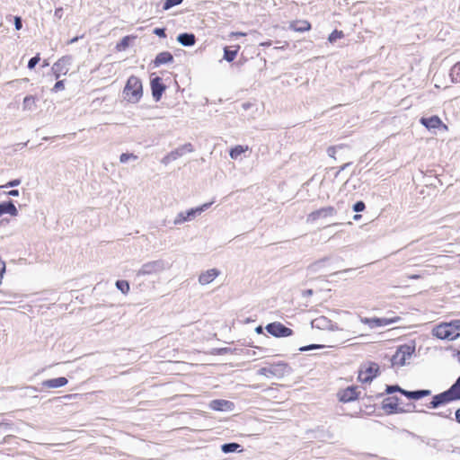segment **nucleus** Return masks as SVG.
<instances>
[{
    "mask_svg": "<svg viewBox=\"0 0 460 460\" xmlns=\"http://www.w3.org/2000/svg\"><path fill=\"white\" fill-rule=\"evenodd\" d=\"M431 394L430 390L428 389H421V390H415V391H407L404 390L402 392V394L405 395L408 399L411 400H420L423 397H426Z\"/></svg>",
    "mask_w": 460,
    "mask_h": 460,
    "instance_id": "nucleus-19",
    "label": "nucleus"
},
{
    "mask_svg": "<svg viewBox=\"0 0 460 460\" xmlns=\"http://www.w3.org/2000/svg\"><path fill=\"white\" fill-rule=\"evenodd\" d=\"M18 213L16 207L12 201L0 203V217L4 214L16 216Z\"/></svg>",
    "mask_w": 460,
    "mask_h": 460,
    "instance_id": "nucleus-22",
    "label": "nucleus"
},
{
    "mask_svg": "<svg viewBox=\"0 0 460 460\" xmlns=\"http://www.w3.org/2000/svg\"><path fill=\"white\" fill-rule=\"evenodd\" d=\"M203 208H191L185 213H180L175 219L176 223H181L192 219L197 213H200Z\"/></svg>",
    "mask_w": 460,
    "mask_h": 460,
    "instance_id": "nucleus-21",
    "label": "nucleus"
},
{
    "mask_svg": "<svg viewBox=\"0 0 460 460\" xmlns=\"http://www.w3.org/2000/svg\"><path fill=\"white\" fill-rule=\"evenodd\" d=\"M305 294L307 295V296H311L313 295V290L312 289H307L305 291Z\"/></svg>",
    "mask_w": 460,
    "mask_h": 460,
    "instance_id": "nucleus-55",
    "label": "nucleus"
},
{
    "mask_svg": "<svg viewBox=\"0 0 460 460\" xmlns=\"http://www.w3.org/2000/svg\"><path fill=\"white\" fill-rule=\"evenodd\" d=\"M421 125H423L427 129H442L444 131L448 130V127L441 120V119L438 115H433L429 118H421L420 119Z\"/></svg>",
    "mask_w": 460,
    "mask_h": 460,
    "instance_id": "nucleus-9",
    "label": "nucleus"
},
{
    "mask_svg": "<svg viewBox=\"0 0 460 460\" xmlns=\"http://www.w3.org/2000/svg\"><path fill=\"white\" fill-rule=\"evenodd\" d=\"M344 37V33L342 31L334 30L328 37V40L332 43L337 40L342 39Z\"/></svg>",
    "mask_w": 460,
    "mask_h": 460,
    "instance_id": "nucleus-33",
    "label": "nucleus"
},
{
    "mask_svg": "<svg viewBox=\"0 0 460 460\" xmlns=\"http://www.w3.org/2000/svg\"><path fill=\"white\" fill-rule=\"evenodd\" d=\"M249 150V146H241V145H238V146H235L234 147H233L231 150H230V157L232 159H237L238 157H240V155L243 153H245L246 151Z\"/></svg>",
    "mask_w": 460,
    "mask_h": 460,
    "instance_id": "nucleus-26",
    "label": "nucleus"
},
{
    "mask_svg": "<svg viewBox=\"0 0 460 460\" xmlns=\"http://www.w3.org/2000/svg\"><path fill=\"white\" fill-rule=\"evenodd\" d=\"M313 328L320 330H334L332 322L325 316H319L311 322Z\"/></svg>",
    "mask_w": 460,
    "mask_h": 460,
    "instance_id": "nucleus-14",
    "label": "nucleus"
},
{
    "mask_svg": "<svg viewBox=\"0 0 460 460\" xmlns=\"http://www.w3.org/2000/svg\"><path fill=\"white\" fill-rule=\"evenodd\" d=\"M219 274L220 271L217 269L208 270L199 275V283L200 285H208L211 283Z\"/></svg>",
    "mask_w": 460,
    "mask_h": 460,
    "instance_id": "nucleus-15",
    "label": "nucleus"
},
{
    "mask_svg": "<svg viewBox=\"0 0 460 460\" xmlns=\"http://www.w3.org/2000/svg\"><path fill=\"white\" fill-rule=\"evenodd\" d=\"M40 54H37L35 57L31 58L28 62V68L33 69L35 66L40 62Z\"/></svg>",
    "mask_w": 460,
    "mask_h": 460,
    "instance_id": "nucleus-38",
    "label": "nucleus"
},
{
    "mask_svg": "<svg viewBox=\"0 0 460 460\" xmlns=\"http://www.w3.org/2000/svg\"><path fill=\"white\" fill-rule=\"evenodd\" d=\"M116 288L121 291L122 294L126 295L129 291V283L127 280H117Z\"/></svg>",
    "mask_w": 460,
    "mask_h": 460,
    "instance_id": "nucleus-31",
    "label": "nucleus"
},
{
    "mask_svg": "<svg viewBox=\"0 0 460 460\" xmlns=\"http://www.w3.org/2000/svg\"><path fill=\"white\" fill-rule=\"evenodd\" d=\"M290 372V367L287 363L279 362L270 364L268 367H261L258 370V375L264 376L268 378H281Z\"/></svg>",
    "mask_w": 460,
    "mask_h": 460,
    "instance_id": "nucleus-4",
    "label": "nucleus"
},
{
    "mask_svg": "<svg viewBox=\"0 0 460 460\" xmlns=\"http://www.w3.org/2000/svg\"><path fill=\"white\" fill-rule=\"evenodd\" d=\"M135 39H136V36H133V35H128V36L123 37L121 39V40L117 43L116 50L117 51H124L126 49L128 48L130 41Z\"/></svg>",
    "mask_w": 460,
    "mask_h": 460,
    "instance_id": "nucleus-25",
    "label": "nucleus"
},
{
    "mask_svg": "<svg viewBox=\"0 0 460 460\" xmlns=\"http://www.w3.org/2000/svg\"><path fill=\"white\" fill-rule=\"evenodd\" d=\"M415 351V347L411 345L400 346L395 354L392 357L391 362L393 366H404L407 361L411 358Z\"/></svg>",
    "mask_w": 460,
    "mask_h": 460,
    "instance_id": "nucleus-5",
    "label": "nucleus"
},
{
    "mask_svg": "<svg viewBox=\"0 0 460 460\" xmlns=\"http://www.w3.org/2000/svg\"><path fill=\"white\" fill-rule=\"evenodd\" d=\"M458 354L460 355V351L458 352Z\"/></svg>",
    "mask_w": 460,
    "mask_h": 460,
    "instance_id": "nucleus-56",
    "label": "nucleus"
},
{
    "mask_svg": "<svg viewBox=\"0 0 460 460\" xmlns=\"http://www.w3.org/2000/svg\"><path fill=\"white\" fill-rule=\"evenodd\" d=\"M152 95L155 101L159 102L166 90L165 84L159 76L153 77L150 81Z\"/></svg>",
    "mask_w": 460,
    "mask_h": 460,
    "instance_id": "nucleus-10",
    "label": "nucleus"
},
{
    "mask_svg": "<svg viewBox=\"0 0 460 460\" xmlns=\"http://www.w3.org/2000/svg\"><path fill=\"white\" fill-rule=\"evenodd\" d=\"M137 158V156L135 155L134 154L123 153L119 156V161H120V163H127L129 159L136 160Z\"/></svg>",
    "mask_w": 460,
    "mask_h": 460,
    "instance_id": "nucleus-37",
    "label": "nucleus"
},
{
    "mask_svg": "<svg viewBox=\"0 0 460 460\" xmlns=\"http://www.w3.org/2000/svg\"><path fill=\"white\" fill-rule=\"evenodd\" d=\"M183 0H165L164 4V9L168 10L175 5L182 3Z\"/></svg>",
    "mask_w": 460,
    "mask_h": 460,
    "instance_id": "nucleus-35",
    "label": "nucleus"
},
{
    "mask_svg": "<svg viewBox=\"0 0 460 460\" xmlns=\"http://www.w3.org/2000/svg\"><path fill=\"white\" fill-rule=\"evenodd\" d=\"M325 261H326V258H323L322 260L314 261V263H312L308 266V270H310L312 272L317 271Z\"/></svg>",
    "mask_w": 460,
    "mask_h": 460,
    "instance_id": "nucleus-34",
    "label": "nucleus"
},
{
    "mask_svg": "<svg viewBox=\"0 0 460 460\" xmlns=\"http://www.w3.org/2000/svg\"><path fill=\"white\" fill-rule=\"evenodd\" d=\"M271 45V42L270 41H267V42H262L261 43V46H263V47H270Z\"/></svg>",
    "mask_w": 460,
    "mask_h": 460,
    "instance_id": "nucleus-53",
    "label": "nucleus"
},
{
    "mask_svg": "<svg viewBox=\"0 0 460 460\" xmlns=\"http://www.w3.org/2000/svg\"><path fill=\"white\" fill-rule=\"evenodd\" d=\"M456 420L460 423V408L456 411Z\"/></svg>",
    "mask_w": 460,
    "mask_h": 460,
    "instance_id": "nucleus-51",
    "label": "nucleus"
},
{
    "mask_svg": "<svg viewBox=\"0 0 460 460\" xmlns=\"http://www.w3.org/2000/svg\"><path fill=\"white\" fill-rule=\"evenodd\" d=\"M333 211V208H323V209H321V210H318V211H315V212H313L309 217L312 219V220H316L317 218H319L320 217L322 216H326L329 213H332Z\"/></svg>",
    "mask_w": 460,
    "mask_h": 460,
    "instance_id": "nucleus-30",
    "label": "nucleus"
},
{
    "mask_svg": "<svg viewBox=\"0 0 460 460\" xmlns=\"http://www.w3.org/2000/svg\"><path fill=\"white\" fill-rule=\"evenodd\" d=\"M78 39H79V37H75V38H73L72 40H70L68 41V44H72V43H74V42L77 41V40H78Z\"/></svg>",
    "mask_w": 460,
    "mask_h": 460,
    "instance_id": "nucleus-54",
    "label": "nucleus"
},
{
    "mask_svg": "<svg viewBox=\"0 0 460 460\" xmlns=\"http://www.w3.org/2000/svg\"><path fill=\"white\" fill-rule=\"evenodd\" d=\"M265 329L270 334L277 338L288 337L293 334V331L290 328L286 327L279 322L269 323Z\"/></svg>",
    "mask_w": 460,
    "mask_h": 460,
    "instance_id": "nucleus-8",
    "label": "nucleus"
},
{
    "mask_svg": "<svg viewBox=\"0 0 460 460\" xmlns=\"http://www.w3.org/2000/svg\"><path fill=\"white\" fill-rule=\"evenodd\" d=\"M14 26H15V29H16L17 31H19V30H21V29H22V19H21V17H19V16H15V17H14Z\"/></svg>",
    "mask_w": 460,
    "mask_h": 460,
    "instance_id": "nucleus-45",
    "label": "nucleus"
},
{
    "mask_svg": "<svg viewBox=\"0 0 460 460\" xmlns=\"http://www.w3.org/2000/svg\"><path fill=\"white\" fill-rule=\"evenodd\" d=\"M360 322L365 324H367L371 329L379 327V325H378L379 318H377V317H375V318L361 317Z\"/></svg>",
    "mask_w": 460,
    "mask_h": 460,
    "instance_id": "nucleus-29",
    "label": "nucleus"
},
{
    "mask_svg": "<svg viewBox=\"0 0 460 460\" xmlns=\"http://www.w3.org/2000/svg\"><path fill=\"white\" fill-rule=\"evenodd\" d=\"M289 28L296 32H305L310 31L312 25L307 20H296L289 23Z\"/></svg>",
    "mask_w": 460,
    "mask_h": 460,
    "instance_id": "nucleus-16",
    "label": "nucleus"
},
{
    "mask_svg": "<svg viewBox=\"0 0 460 460\" xmlns=\"http://www.w3.org/2000/svg\"><path fill=\"white\" fill-rule=\"evenodd\" d=\"M379 367L376 363H369L365 370H360L358 373V380L362 383H368L373 380L378 372Z\"/></svg>",
    "mask_w": 460,
    "mask_h": 460,
    "instance_id": "nucleus-11",
    "label": "nucleus"
},
{
    "mask_svg": "<svg viewBox=\"0 0 460 460\" xmlns=\"http://www.w3.org/2000/svg\"><path fill=\"white\" fill-rule=\"evenodd\" d=\"M177 40L183 46H193L196 42L195 35L192 33H181Z\"/></svg>",
    "mask_w": 460,
    "mask_h": 460,
    "instance_id": "nucleus-23",
    "label": "nucleus"
},
{
    "mask_svg": "<svg viewBox=\"0 0 460 460\" xmlns=\"http://www.w3.org/2000/svg\"><path fill=\"white\" fill-rule=\"evenodd\" d=\"M231 36L232 37H243V36H246V33L241 32V31H236V32H232Z\"/></svg>",
    "mask_w": 460,
    "mask_h": 460,
    "instance_id": "nucleus-48",
    "label": "nucleus"
},
{
    "mask_svg": "<svg viewBox=\"0 0 460 460\" xmlns=\"http://www.w3.org/2000/svg\"><path fill=\"white\" fill-rule=\"evenodd\" d=\"M408 278L411 279H419L420 278V276L417 275V274H414V275L408 276Z\"/></svg>",
    "mask_w": 460,
    "mask_h": 460,
    "instance_id": "nucleus-52",
    "label": "nucleus"
},
{
    "mask_svg": "<svg viewBox=\"0 0 460 460\" xmlns=\"http://www.w3.org/2000/svg\"><path fill=\"white\" fill-rule=\"evenodd\" d=\"M404 389L401 388L399 385H386V389H385V393L387 394H391L394 392H399L402 394V392H403Z\"/></svg>",
    "mask_w": 460,
    "mask_h": 460,
    "instance_id": "nucleus-36",
    "label": "nucleus"
},
{
    "mask_svg": "<svg viewBox=\"0 0 460 460\" xmlns=\"http://www.w3.org/2000/svg\"><path fill=\"white\" fill-rule=\"evenodd\" d=\"M65 89L64 80H58L52 88V92L58 93Z\"/></svg>",
    "mask_w": 460,
    "mask_h": 460,
    "instance_id": "nucleus-39",
    "label": "nucleus"
},
{
    "mask_svg": "<svg viewBox=\"0 0 460 460\" xmlns=\"http://www.w3.org/2000/svg\"><path fill=\"white\" fill-rule=\"evenodd\" d=\"M358 396L356 386H349L338 393L339 400L342 402H349L356 400Z\"/></svg>",
    "mask_w": 460,
    "mask_h": 460,
    "instance_id": "nucleus-13",
    "label": "nucleus"
},
{
    "mask_svg": "<svg viewBox=\"0 0 460 460\" xmlns=\"http://www.w3.org/2000/svg\"><path fill=\"white\" fill-rule=\"evenodd\" d=\"M241 447V445L238 443L231 442V443H226L221 446V450L225 454H229L235 452Z\"/></svg>",
    "mask_w": 460,
    "mask_h": 460,
    "instance_id": "nucleus-27",
    "label": "nucleus"
},
{
    "mask_svg": "<svg viewBox=\"0 0 460 460\" xmlns=\"http://www.w3.org/2000/svg\"><path fill=\"white\" fill-rule=\"evenodd\" d=\"M21 183V181L19 179H15V180H13L9 182H7L6 184L3 185L2 187H14V186H18L19 184Z\"/></svg>",
    "mask_w": 460,
    "mask_h": 460,
    "instance_id": "nucleus-43",
    "label": "nucleus"
},
{
    "mask_svg": "<svg viewBox=\"0 0 460 460\" xmlns=\"http://www.w3.org/2000/svg\"><path fill=\"white\" fill-rule=\"evenodd\" d=\"M398 401L399 398L396 396L387 397L382 402V409L388 413L394 412H403L404 410L398 408ZM411 410H407L406 411H410Z\"/></svg>",
    "mask_w": 460,
    "mask_h": 460,
    "instance_id": "nucleus-12",
    "label": "nucleus"
},
{
    "mask_svg": "<svg viewBox=\"0 0 460 460\" xmlns=\"http://www.w3.org/2000/svg\"><path fill=\"white\" fill-rule=\"evenodd\" d=\"M432 334L440 340L454 341L460 336V320L442 323L432 330Z\"/></svg>",
    "mask_w": 460,
    "mask_h": 460,
    "instance_id": "nucleus-2",
    "label": "nucleus"
},
{
    "mask_svg": "<svg viewBox=\"0 0 460 460\" xmlns=\"http://www.w3.org/2000/svg\"><path fill=\"white\" fill-rule=\"evenodd\" d=\"M173 60V56L169 51H163L156 55L154 65L160 66L164 64L171 63Z\"/></svg>",
    "mask_w": 460,
    "mask_h": 460,
    "instance_id": "nucleus-20",
    "label": "nucleus"
},
{
    "mask_svg": "<svg viewBox=\"0 0 460 460\" xmlns=\"http://www.w3.org/2000/svg\"><path fill=\"white\" fill-rule=\"evenodd\" d=\"M5 272V262L0 259V283H2L3 275Z\"/></svg>",
    "mask_w": 460,
    "mask_h": 460,
    "instance_id": "nucleus-44",
    "label": "nucleus"
},
{
    "mask_svg": "<svg viewBox=\"0 0 460 460\" xmlns=\"http://www.w3.org/2000/svg\"><path fill=\"white\" fill-rule=\"evenodd\" d=\"M23 109L24 110H31L36 105V98L32 95H28L23 99Z\"/></svg>",
    "mask_w": 460,
    "mask_h": 460,
    "instance_id": "nucleus-28",
    "label": "nucleus"
},
{
    "mask_svg": "<svg viewBox=\"0 0 460 460\" xmlns=\"http://www.w3.org/2000/svg\"><path fill=\"white\" fill-rule=\"evenodd\" d=\"M70 60L69 57H62L53 64L51 71L55 79L58 80L61 75L68 74Z\"/></svg>",
    "mask_w": 460,
    "mask_h": 460,
    "instance_id": "nucleus-7",
    "label": "nucleus"
},
{
    "mask_svg": "<svg viewBox=\"0 0 460 460\" xmlns=\"http://www.w3.org/2000/svg\"><path fill=\"white\" fill-rule=\"evenodd\" d=\"M210 408L215 411H231L234 403L226 400H213L209 404Z\"/></svg>",
    "mask_w": 460,
    "mask_h": 460,
    "instance_id": "nucleus-18",
    "label": "nucleus"
},
{
    "mask_svg": "<svg viewBox=\"0 0 460 460\" xmlns=\"http://www.w3.org/2000/svg\"><path fill=\"white\" fill-rule=\"evenodd\" d=\"M67 383L68 380L66 377L61 376L58 378L44 380L41 383V385L45 388L53 389L65 386Z\"/></svg>",
    "mask_w": 460,
    "mask_h": 460,
    "instance_id": "nucleus-17",
    "label": "nucleus"
},
{
    "mask_svg": "<svg viewBox=\"0 0 460 460\" xmlns=\"http://www.w3.org/2000/svg\"><path fill=\"white\" fill-rule=\"evenodd\" d=\"M8 195L16 197V196L19 195V190H10L8 192Z\"/></svg>",
    "mask_w": 460,
    "mask_h": 460,
    "instance_id": "nucleus-49",
    "label": "nucleus"
},
{
    "mask_svg": "<svg viewBox=\"0 0 460 460\" xmlns=\"http://www.w3.org/2000/svg\"><path fill=\"white\" fill-rule=\"evenodd\" d=\"M365 208H366V206H365V203L363 201H358L353 206V209L356 212L363 211L365 209Z\"/></svg>",
    "mask_w": 460,
    "mask_h": 460,
    "instance_id": "nucleus-40",
    "label": "nucleus"
},
{
    "mask_svg": "<svg viewBox=\"0 0 460 460\" xmlns=\"http://www.w3.org/2000/svg\"><path fill=\"white\" fill-rule=\"evenodd\" d=\"M447 411H448V414L444 413V412H431L430 414L446 418V417H449L452 414V411L450 410H448Z\"/></svg>",
    "mask_w": 460,
    "mask_h": 460,
    "instance_id": "nucleus-47",
    "label": "nucleus"
},
{
    "mask_svg": "<svg viewBox=\"0 0 460 460\" xmlns=\"http://www.w3.org/2000/svg\"><path fill=\"white\" fill-rule=\"evenodd\" d=\"M154 33L161 38L166 37L165 30L163 28H155L154 31Z\"/></svg>",
    "mask_w": 460,
    "mask_h": 460,
    "instance_id": "nucleus-42",
    "label": "nucleus"
},
{
    "mask_svg": "<svg viewBox=\"0 0 460 460\" xmlns=\"http://www.w3.org/2000/svg\"><path fill=\"white\" fill-rule=\"evenodd\" d=\"M460 381L455 382L447 391L433 396L429 408L436 409L443 404L460 399Z\"/></svg>",
    "mask_w": 460,
    "mask_h": 460,
    "instance_id": "nucleus-3",
    "label": "nucleus"
},
{
    "mask_svg": "<svg viewBox=\"0 0 460 460\" xmlns=\"http://www.w3.org/2000/svg\"><path fill=\"white\" fill-rule=\"evenodd\" d=\"M166 269V265L164 261L157 260L146 262L142 265V267L137 270V276H146V275H155Z\"/></svg>",
    "mask_w": 460,
    "mask_h": 460,
    "instance_id": "nucleus-6",
    "label": "nucleus"
},
{
    "mask_svg": "<svg viewBox=\"0 0 460 460\" xmlns=\"http://www.w3.org/2000/svg\"><path fill=\"white\" fill-rule=\"evenodd\" d=\"M319 346H317V345L312 344V345L302 347V348L299 349V350L300 351H307V350H310V349H316Z\"/></svg>",
    "mask_w": 460,
    "mask_h": 460,
    "instance_id": "nucleus-46",
    "label": "nucleus"
},
{
    "mask_svg": "<svg viewBox=\"0 0 460 460\" xmlns=\"http://www.w3.org/2000/svg\"><path fill=\"white\" fill-rule=\"evenodd\" d=\"M232 48L233 49H231L228 47H226L224 49V58L228 62H232L233 60H234L240 50L239 45L233 46Z\"/></svg>",
    "mask_w": 460,
    "mask_h": 460,
    "instance_id": "nucleus-24",
    "label": "nucleus"
},
{
    "mask_svg": "<svg viewBox=\"0 0 460 460\" xmlns=\"http://www.w3.org/2000/svg\"><path fill=\"white\" fill-rule=\"evenodd\" d=\"M192 151V146L191 144H188V145H185L183 146H181L178 151L177 153L179 155H182L183 153H186V152H191Z\"/></svg>",
    "mask_w": 460,
    "mask_h": 460,
    "instance_id": "nucleus-41",
    "label": "nucleus"
},
{
    "mask_svg": "<svg viewBox=\"0 0 460 460\" xmlns=\"http://www.w3.org/2000/svg\"><path fill=\"white\" fill-rule=\"evenodd\" d=\"M144 95L142 80L137 75H130L126 81L122 90V97L128 103L136 104L140 102Z\"/></svg>",
    "mask_w": 460,
    "mask_h": 460,
    "instance_id": "nucleus-1",
    "label": "nucleus"
},
{
    "mask_svg": "<svg viewBox=\"0 0 460 460\" xmlns=\"http://www.w3.org/2000/svg\"><path fill=\"white\" fill-rule=\"evenodd\" d=\"M400 320H401V318L398 316L392 317V318H386V317L379 318L378 325H379V327L385 326V325H389L392 323H396Z\"/></svg>",
    "mask_w": 460,
    "mask_h": 460,
    "instance_id": "nucleus-32",
    "label": "nucleus"
},
{
    "mask_svg": "<svg viewBox=\"0 0 460 460\" xmlns=\"http://www.w3.org/2000/svg\"><path fill=\"white\" fill-rule=\"evenodd\" d=\"M255 332H256L258 334H262V333H263V328H262V326H261V325H260V326H257V327L255 328Z\"/></svg>",
    "mask_w": 460,
    "mask_h": 460,
    "instance_id": "nucleus-50",
    "label": "nucleus"
}]
</instances>
